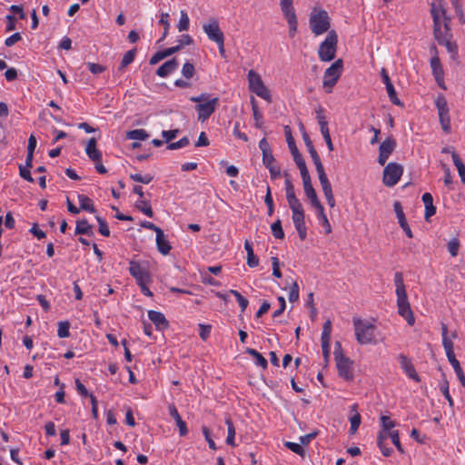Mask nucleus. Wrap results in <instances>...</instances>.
Wrapping results in <instances>:
<instances>
[{
    "label": "nucleus",
    "mask_w": 465,
    "mask_h": 465,
    "mask_svg": "<svg viewBox=\"0 0 465 465\" xmlns=\"http://www.w3.org/2000/svg\"><path fill=\"white\" fill-rule=\"evenodd\" d=\"M31 167L24 166L22 164L19 165V174L20 176L29 183H34L35 180L31 175L30 172Z\"/></svg>",
    "instance_id": "59"
},
{
    "label": "nucleus",
    "mask_w": 465,
    "mask_h": 465,
    "mask_svg": "<svg viewBox=\"0 0 465 465\" xmlns=\"http://www.w3.org/2000/svg\"><path fill=\"white\" fill-rule=\"evenodd\" d=\"M179 63L176 57H173L165 63H163L158 69L156 70V74L159 77H166L171 73L174 72L178 68Z\"/></svg>",
    "instance_id": "23"
},
{
    "label": "nucleus",
    "mask_w": 465,
    "mask_h": 465,
    "mask_svg": "<svg viewBox=\"0 0 465 465\" xmlns=\"http://www.w3.org/2000/svg\"><path fill=\"white\" fill-rule=\"evenodd\" d=\"M396 141L391 137H387L379 147V156H378V163L381 165H384L387 162L389 156L391 154V153L396 148Z\"/></svg>",
    "instance_id": "17"
},
{
    "label": "nucleus",
    "mask_w": 465,
    "mask_h": 465,
    "mask_svg": "<svg viewBox=\"0 0 465 465\" xmlns=\"http://www.w3.org/2000/svg\"><path fill=\"white\" fill-rule=\"evenodd\" d=\"M451 157L454 165L457 167L461 182L465 183V164L462 163L459 154L455 151L451 152Z\"/></svg>",
    "instance_id": "35"
},
{
    "label": "nucleus",
    "mask_w": 465,
    "mask_h": 465,
    "mask_svg": "<svg viewBox=\"0 0 465 465\" xmlns=\"http://www.w3.org/2000/svg\"><path fill=\"white\" fill-rule=\"evenodd\" d=\"M180 133L179 129H173L169 131H163L162 136L166 143H170L172 140L175 139Z\"/></svg>",
    "instance_id": "63"
},
{
    "label": "nucleus",
    "mask_w": 465,
    "mask_h": 465,
    "mask_svg": "<svg viewBox=\"0 0 465 465\" xmlns=\"http://www.w3.org/2000/svg\"><path fill=\"white\" fill-rule=\"evenodd\" d=\"M170 416L175 420L176 425L179 428V433L181 436H185L188 433L186 423L182 420L180 414L174 404H170L168 407Z\"/></svg>",
    "instance_id": "26"
},
{
    "label": "nucleus",
    "mask_w": 465,
    "mask_h": 465,
    "mask_svg": "<svg viewBox=\"0 0 465 465\" xmlns=\"http://www.w3.org/2000/svg\"><path fill=\"white\" fill-rule=\"evenodd\" d=\"M430 67L432 70V74L437 82L438 85L446 90V85L444 84V71L440 64V60L439 57H431L430 59Z\"/></svg>",
    "instance_id": "19"
},
{
    "label": "nucleus",
    "mask_w": 465,
    "mask_h": 465,
    "mask_svg": "<svg viewBox=\"0 0 465 465\" xmlns=\"http://www.w3.org/2000/svg\"><path fill=\"white\" fill-rule=\"evenodd\" d=\"M95 219L98 223V231L99 232L104 236V237H109L110 236V230H109V227H108V224H107V222L102 218L101 216H95Z\"/></svg>",
    "instance_id": "51"
},
{
    "label": "nucleus",
    "mask_w": 465,
    "mask_h": 465,
    "mask_svg": "<svg viewBox=\"0 0 465 465\" xmlns=\"http://www.w3.org/2000/svg\"><path fill=\"white\" fill-rule=\"evenodd\" d=\"M338 36L334 30L329 31L325 40L320 45L318 55L322 62H330L335 58Z\"/></svg>",
    "instance_id": "5"
},
{
    "label": "nucleus",
    "mask_w": 465,
    "mask_h": 465,
    "mask_svg": "<svg viewBox=\"0 0 465 465\" xmlns=\"http://www.w3.org/2000/svg\"><path fill=\"white\" fill-rule=\"evenodd\" d=\"M403 173V167L397 163H389L383 170L382 182L388 187L394 186Z\"/></svg>",
    "instance_id": "11"
},
{
    "label": "nucleus",
    "mask_w": 465,
    "mask_h": 465,
    "mask_svg": "<svg viewBox=\"0 0 465 465\" xmlns=\"http://www.w3.org/2000/svg\"><path fill=\"white\" fill-rule=\"evenodd\" d=\"M218 104V97H214L206 103L196 104L195 110L198 114V120L202 123L205 122L214 113Z\"/></svg>",
    "instance_id": "16"
},
{
    "label": "nucleus",
    "mask_w": 465,
    "mask_h": 465,
    "mask_svg": "<svg viewBox=\"0 0 465 465\" xmlns=\"http://www.w3.org/2000/svg\"><path fill=\"white\" fill-rule=\"evenodd\" d=\"M135 54H136V49L134 48L132 50H129L127 51L122 61H121V64L119 66V70H123L124 67H126L128 64H130L131 63H133V61L134 60V56H135Z\"/></svg>",
    "instance_id": "48"
},
{
    "label": "nucleus",
    "mask_w": 465,
    "mask_h": 465,
    "mask_svg": "<svg viewBox=\"0 0 465 465\" xmlns=\"http://www.w3.org/2000/svg\"><path fill=\"white\" fill-rule=\"evenodd\" d=\"M381 76L383 84H385L390 101L395 105L403 106V104L401 102V100L397 96L395 88H394V86L391 81V78L388 74V72L385 68H381Z\"/></svg>",
    "instance_id": "18"
},
{
    "label": "nucleus",
    "mask_w": 465,
    "mask_h": 465,
    "mask_svg": "<svg viewBox=\"0 0 465 465\" xmlns=\"http://www.w3.org/2000/svg\"><path fill=\"white\" fill-rule=\"evenodd\" d=\"M283 175L285 177V191H286L287 201L296 198L295 192H294V186L290 179L289 173L284 172Z\"/></svg>",
    "instance_id": "43"
},
{
    "label": "nucleus",
    "mask_w": 465,
    "mask_h": 465,
    "mask_svg": "<svg viewBox=\"0 0 465 465\" xmlns=\"http://www.w3.org/2000/svg\"><path fill=\"white\" fill-rule=\"evenodd\" d=\"M451 5L455 10V13L459 18L460 23L461 25H464L465 24V15H464L463 10H462V5L460 4V1L451 3Z\"/></svg>",
    "instance_id": "60"
},
{
    "label": "nucleus",
    "mask_w": 465,
    "mask_h": 465,
    "mask_svg": "<svg viewBox=\"0 0 465 465\" xmlns=\"http://www.w3.org/2000/svg\"><path fill=\"white\" fill-rule=\"evenodd\" d=\"M293 161L295 162L297 167L300 170L302 182L311 180V176L302 155H296L295 158H293Z\"/></svg>",
    "instance_id": "32"
},
{
    "label": "nucleus",
    "mask_w": 465,
    "mask_h": 465,
    "mask_svg": "<svg viewBox=\"0 0 465 465\" xmlns=\"http://www.w3.org/2000/svg\"><path fill=\"white\" fill-rule=\"evenodd\" d=\"M343 67V62L341 59L336 60L331 66H329L323 75V88L326 93H331L332 87L338 82Z\"/></svg>",
    "instance_id": "8"
},
{
    "label": "nucleus",
    "mask_w": 465,
    "mask_h": 465,
    "mask_svg": "<svg viewBox=\"0 0 465 465\" xmlns=\"http://www.w3.org/2000/svg\"><path fill=\"white\" fill-rule=\"evenodd\" d=\"M156 246L159 252L163 255H167L172 249V246L163 230L158 231V233L156 234Z\"/></svg>",
    "instance_id": "27"
},
{
    "label": "nucleus",
    "mask_w": 465,
    "mask_h": 465,
    "mask_svg": "<svg viewBox=\"0 0 465 465\" xmlns=\"http://www.w3.org/2000/svg\"><path fill=\"white\" fill-rule=\"evenodd\" d=\"M318 178H319L320 183L322 185V189L324 193V196L328 195V194H332L333 193H332L331 185L327 177L326 173L322 172L321 173H318Z\"/></svg>",
    "instance_id": "39"
},
{
    "label": "nucleus",
    "mask_w": 465,
    "mask_h": 465,
    "mask_svg": "<svg viewBox=\"0 0 465 465\" xmlns=\"http://www.w3.org/2000/svg\"><path fill=\"white\" fill-rule=\"evenodd\" d=\"M284 446L302 458L305 456V450L299 443L286 441L284 442Z\"/></svg>",
    "instance_id": "55"
},
{
    "label": "nucleus",
    "mask_w": 465,
    "mask_h": 465,
    "mask_svg": "<svg viewBox=\"0 0 465 465\" xmlns=\"http://www.w3.org/2000/svg\"><path fill=\"white\" fill-rule=\"evenodd\" d=\"M353 326L355 337L360 344H369L374 342V331L376 327L366 320L353 318Z\"/></svg>",
    "instance_id": "3"
},
{
    "label": "nucleus",
    "mask_w": 465,
    "mask_h": 465,
    "mask_svg": "<svg viewBox=\"0 0 465 465\" xmlns=\"http://www.w3.org/2000/svg\"><path fill=\"white\" fill-rule=\"evenodd\" d=\"M338 370V374L345 381H352L353 375V361L347 356H343L334 360Z\"/></svg>",
    "instance_id": "15"
},
{
    "label": "nucleus",
    "mask_w": 465,
    "mask_h": 465,
    "mask_svg": "<svg viewBox=\"0 0 465 465\" xmlns=\"http://www.w3.org/2000/svg\"><path fill=\"white\" fill-rule=\"evenodd\" d=\"M316 210L318 212L317 218L321 222L322 225L325 228V232L327 234L331 233V224L329 223V220H328L326 214L324 213L323 206H321V207H319Z\"/></svg>",
    "instance_id": "40"
},
{
    "label": "nucleus",
    "mask_w": 465,
    "mask_h": 465,
    "mask_svg": "<svg viewBox=\"0 0 465 465\" xmlns=\"http://www.w3.org/2000/svg\"><path fill=\"white\" fill-rule=\"evenodd\" d=\"M149 320L155 325L159 331L166 330L169 327V322L163 315V313L151 310L148 312Z\"/></svg>",
    "instance_id": "22"
},
{
    "label": "nucleus",
    "mask_w": 465,
    "mask_h": 465,
    "mask_svg": "<svg viewBox=\"0 0 465 465\" xmlns=\"http://www.w3.org/2000/svg\"><path fill=\"white\" fill-rule=\"evenodd\" d=\"M435 105L438 109L439 120L441 128L445 134H450L451 131L450 127V109L448 103L444 95L440 94L435 100Z\"/></svg>",
    "instance_id": "10"
},
{
    "label": "nucleus",
    "mask_w": 465,
    "mask_h": 465,
    "mask_svg": "<svg viewBox=\"0 0 465 465\" xmlns=\"http://www.w3.org/2000/svg\"><path fill=\"white\" fill-rule=\"evenodd\" d=\"M275 162L276 161L272 154V151L262 153V163L266 168L276 165Z\"/></svg>",
    "instance_id": "61"
},
{
    "label": "nucleus",
    "mask_w": 465,
    "mask_h": 465,
    "mask_svg": "<svg viewBox=\"0 0 465 465\" xmlns=\"http://www.w3.org/2000/svg\"><path fill=\"white\" fill-rule=\"evenodd\" d=\"M135 208H137L139 211H141L143 213H144L148 217L152 218L153 216V212L150 205L149 201H145V200L137 201L135 203Z\"/></svg>",
    "instance_id": "42"
},
{
    "label": "nucleus",
    "mask_w": 465,
    "mask_h": 465,
    "mask_svg": "<svg viewBox=\"0 0 465 465\" xmlns=\"http://www.w3.org/2000/svg\"><path fill=\"white\" fill-rule=\"evenodd\" d=\"M399 361H400L401 367L404 371L406 375L409 378H411V379L414 380L415 381L419 382L420 381V376L416 372L414 365L412 364L411 360L406 355L400 354L399 355Z\"/></svg>",
    "instance_id": "21"
},
{
    "label": "nucleus",
    "mask_w": 465,
    "mask_h": 465,
    "mask_svg": "<svg viewBox=\"0 0 465 465\" xmlns=\"http://www.w3.org/2000/svg\"><path fill=\"white\" fill-rule=\"evenodd\" d=\"M203 30L206 34L208 39L212 42L218 43L224 40V35L220 28L219 22L215 17H211L207 23L203 25Z\"/></svg>",
    "instance_id": "14"
},
{
    "label": "nucleus",
    "mask_w": 465,
    "mask_h": 465,
    "mask_svg": "<svg viewBox=\"0 0 465 465\" xmlns=\"http://www.w3.org/2000/svg\"><path fill=\"white\" fill-rule=\"evenodd\" d=\"M331 320H327L322 326V332L321 337V341H331Z\"/></svg>",
    "instance_id": "53"
},
{
    "label": "nucleus",
    "mask_w": 465,
    "mask_h": 465,
    "mask_svg": "<svg viewBox=\"0 0 465 465\" xmlns=\"http://www.w3.org/2000/svg\"><path fill=\"white\" fill-rule=\"evenodd\" d=\"M311 157H312V160L315 165V168H316V172L317 173H321L322 172H325L324 170V167L322 163V161H321V158H320V155L318 153V152L316 150H313L312 152L309 153Z\"/></svg>",
    "instance_id": "54"
},
{
    "label": "nucleus",
    "mask_w": 465,
    "mask_h": 465,
    "mask_svg": "<svg viewBox=\"0 0 465 465\" xmlns=\"http://www.w3.org/2000/svg\"><path fill=\"white\" fill-rule=\"evenodd\" d=\"M434 39L440 45L445 46L450 54V59L456 61L458 59V45L455 42H451L452 33L450 25H445L438 31H433Z\"/></svg>",
    "instance_id": "4"
},
{
    "label": "nucleus",
    "mask_w": 465,
    "mask_h": 465,
    "mask_svg": "<svg viewBox=\"0 0 465 465\" xmlns=\"http://www.w3.org/2000/svg\"><path fill=\"white\" fill-rule=\"evenodd\" d=\"M460 248V242L457 238L450 240L448 243V251L452 257L457 256Z\"/></svg>",
    "instance_id": "62"
},
{
    "label": "nucleus",
    "mask_w": 465,
    "mask_h": 465,
    "mask_svg": "<svg viewBox=\"0 0 465 465\" xmlns=\"http://www.w3.org/2000/svg\"><path fill=\"white\" fill-rule=\"evenodd\" d=\"M244 249L247 252V265L251 268L258 266L259 258L254 254L252 245L248 240L244 242Z\"/></svg>",
    "instance_id": "30"
},
{
    "label": "nucleus",
    "mask_w": 465,
    "mask_h": 465,
    "mask_svg": "<svg viewBox=\"0 0 465 465\" xmlns=\"http://www.w3.org/2000/svg\"><path fill=\"white\" fill-rule=\"evenodd\" d=\"M422 202L425 205V220H429L436 213V207L433 205V197L430 193H425L422 197Z\"/></svg>",
    "instance_id": "28"
},
{
    "label": "nucleus",
    "mask_w": 465,
    "mask_h": 465,
    "mask_svg": "<svg viewBox=\"0 0 465 465\" xmlns=\"http://www.w3.org/2000/svg\"><path fill=\"white\" fill-rule=\"evenodd\" d=\"M70 322L62 321L58 322L57 336L59 338H67L70 336Z\"/></svg>",
    "instance_id": "46"
},
{
    "label": "nucleus",
    "mask_w": 465,
    "mask_h": 465,
    "mask_svg": "<svg viewBox=\"0 0 465 465\" xmlns=\"http://www.w3.org/2000/svg\"><path fill=\"white\" fill-rule=\"evenodd\" d=\"M280 6L289 25V36L293 37L297 33L298 21L293 7V0H280Z\"/></svg>",
    "instance_id": "9"
},
{
    "label": "nucleus",
    "mask_w": 465,
    "mask_h": 465,
    "mask_svg": "<svg viewBox=\"0 0 465 465\" xmlns=\"http://www.w3.org/2000/svg\"><path fill=\"white\" fill-rule=\"evenodd\" d=\"M251 104H252V115L253 119L255 121V127L258 129H262L263 123H262V114L260 113V110L257 105V102L253 96L251 98Z\"/></svg>",
    "instance_id": "33"
},
{
    "label": "nucleus",
    "mask_w": 465,
    "mask_h": 465,
    "mask_svg": "<svg viewBox=\"0 0 465 465\" xmlns=\"http://www.w3.org/2000/svg\"><path fill=\"white\" fill-rule=\"evenodd\" d=\"M272 235L276 239H283L284 238V232L282 226V221L280 219H277L271 226Z\"/></svg>",
    "instance_id": "47"
},
{
    "label": "nucleus",
    "mask_w": 465,
    "mask_h": 465,
    "mask_svg": "<svg viewBox=\"0 0 465 465\" xmlns=\"http://www.w3.org/2000/svg\"><path fill=\"white\" fill-rule=\"evenodd\" d=\"M245 352L256 360V364L265 370L268 367L267 360L255 349L246 348Z\"/></svg>",
    "instance_id": "37"
},
{
    "label": "nucleus",
    "mask_w": 465,
    "mask_h": 465,
    "mask_svg": "<svg viewBox=\"0 0 465 465\" xmlns=\"http://www.w3.org/2000/svg\"><path fill=\"white\" fill-rule=\"evenodd\" d=\"M357 408H358L357 404H353L351 406V411H355V413L353 416H351L350 418V422H351L350 433L351 434H354L357 431V430L359 429L360 424H361V418L360 413L357 411Z\"/></svg>",
    "instance_id": "36"
},
{
    "label": "nucleus",
    "mask_w": 465,
    "mask_h": 465,
    "mask_svg": "<svg viewBox=\"0 0 465 465\" xmlns=\"http://www.w3.org/2000/svg\"><path fill=\"white\" fill-rule=\"evenodd\" d=\"M75 234L93 236V226L86 219L78 220L75 226Z\"/></svg>",
    "instance_id": "29"
},
{
    "label": "nucleus",
    "mask_w": 465,
    "mask_h": 465,
    "mask_svg": "<svg viewBox=\"0 0 465 465\" xmlns=\"http://www.w3.org/2000/svg\"><path fill=\"white\" fill-rule=\"evenodd\" d=\"M225 424L227 425V430H228L226 443L230 446H235V443H234L235 428L233 426V423H232L231 418H227L225 420Z\"/></svg>",
    "instance_id": "41"
},
{
    "label": "nucleus",
    "mask_w": 465,
    "mask_h": 465,
    "mask_svg": "<svg viewBox=\"0 0 465 465\" xmlns=\"http://www.w3.org/2000/svg\"><path fill=\"white\" fill-rule=\"evenodd\" d=\"M85 153L94 162H100L102 160V152L97 149V141L94 137L88 140L85 146Z\"/></svg>",
    "instance_id": "24"
},
{
    "label": "nucleus",
    "mask_w": 465,
    "mask_h": 465,
    "mask_svg": "<svg viewBox=\"0 0 465 465\" xmlns=\"http://www.w3.org/2000/svg\"><path fill=\"white\" fill-rule=\"evenodd\" d=\"M264 203H265V204L267 205V208H268V215L272 216L273 214V212H274V204H273V200H272V197L271 188H270L269 185H267V188H266V194H265V197H264Z\"/></svg>",
    "instance_id": "52"
},
{
    "label": "nucleus",
    "mask_w": 465,
    "mask_h": 465,
    "mask_svg": "<svg viewBox=\"0 0 465 465\" xmlns=\"http://www.w3.org/2000/svg\"><path fill=\"white\" fill-rule=\"evenodd\" d=\"M390 438L391 442L394 444L399 452L404 453V450L400 441V434L398 430H392L390 432Z\"/></svg>",
    "instance_id": "58"
},
{
    "label": "nucleus",
    "mask_w": 465,
    "mask_h": 465,
    "mask_svg": "<svg viewBox=\"0 0 465 465\" xmlns=\"http://www.w3.org/2000/svg\"><path fill=\"white\" fill-rule=\"evenodd\" d=\"M78 201L80 203L79 209L90 212L92 213H96V209L93 203V201L88 196L84 194H79Z\"/></svg>",
    "instance_id": "34"
},
{
    "label": "nucleus",
    "mask_w": 465,
    "mask_h": 465,
    "mask_svg": "<svg viewBox=\"0 0 465 465\" xmlns=\"http://www.w3.org/2000/svg\"><path fill=\"white\" fill-rule=\"evenodd\" d=\"M302 183H303L304 193L307 196V198L310 200L311 204L315 209H318L319 207L322 206V204L321 203V202L317 196L316 191L312 184V180L302 182Z\"/></svg>",
    "instance_id": "25"
},
{
    "label": "nucleus",
    "mask_w": 465,
    "mask_h": 465,
    "mask_svg": "<svg viewBox=\"0 0 465 465\" xmlns=\"http://www.w3.org/2000/svg\"><path fill=\"white\" fill-rule=\"evenodd\" d=\"M190 25V19L187 13L183 10L181 11V17L177 25L179 32L187 31Z\"/></svg>",
    "instance_id": "49"
},
{
    "label": "nucleus",
    "mask_w": 465,
    "mask_h": 465,
    "mask_svg": "<svg viewBox=\"0 0 465 465\" xmlns=\"http://www.w3.org/2000/svg\"><path fill=\"white\" fill-rule=\"evenodd\" d=\"M393 209H394V212L396 213V216H397L398 223H399L400 226L405 232L406 235L409 238H412L413 234H412V232H411V228H410V226H409V224L407 223V220H406V217H405V214H404L401 203L399 201H395L394 203H393Z\"/></svg>",
    "instance_id": "20"
},
{
    "label": "nucleus",
    "mask_w": 465,
    "mask_h": 465,
    "mask_svg": "<svg viewBox=\"0 0 465 465\" xmlns=\"http://www.w3.org/2000/svg\"><path fill=\"white\" fill-rule=\"evenodd\" d=\"M323 113H324V109L322 105H318L315 108L316 118H317L318 124L320 125L321 133H322L323 139L326 143L327 148L329 149L330 152H331L334 150V146H333V143H332V141L331 138L330 130L328 127V122H327L326 117L323 114Z\"/></svg>",
    "instance_id": "13"
},
{
    "label": "nucleus",
    "mask_w": 465,
    "mask_h": 465,
    "mask_svg": "<svg viewBox=\"0 0 465 465\" xmlns=\"http://www.w3.org/2000/svg\"><path fill=\"white\" fill-rule=\"evenodd\" d=\"M441 336H442V345L445 349L448 361L453 367L454 371H455L460 384L463 387H465L464 372L460 367L459 361L456 359V356L454 354L453 342L448 337V326L443 322H441Z\"/></svg>",
    "instance_id": "2"
},
{
    "label": "nucleus",
    "mask_w": 465,
    "mask_h": 465,
    "mask_svg": "<svg viewBox=\"0 0 465 465\" xmlns=\"http://www.w3.org/2000/svg\"><path fill=\"white\" fill-rule=\"evenodd\" d=\"M169 14L168 13H162L161 17L159 20V23L163 25V33L162 37L158 40V42L163 41L168 35L169 28H170V23H169Z\"/></svg>",
    "instance_id": "44"
},
{
    "label": "nucleus",
    "mask_w": 465,
    "mask_h": 465,
    "mask_svg": "<svg viewBox=\"0 0 465 465\" xmlns=\"http://www.w3.org/2000/svg\"><path fill=\"white\" fill-rule=\"evenodd\" d=\"M443 381L440 385V390L444 395L445 399L449 401L450 406H453V400L449 391V381L446 378V375L442 373Z\"/></svg>",
    "instance_id": "45"
},
{
    "label": "nucleus",
    "mask_w": 465,
    "mask_h": 465,
    "mask_svg": "<svg viewBox=\"0 0 465 465\" xmlns=\"http://www.w3.org/2000/svg\"><path fill=\"white\" fill-rule=\"evenodd\" d=\"M149 137V134L143 129H134L126 133V138L131 140L144 141Z\"/></svg>",
    "instance_id": "38"
},
{
    "label": "nucleus",
    "mask_w": 465,
    "mask_h": 465,
    "mask_svg": "<svg viewBox=\"0 0 465 465\" xmlns=\"http://www.w3.org/2000/svg\"><path fill=\"white\" fill-rule=\"evenodd\" d=\"M190 143V141L187 136L181 138L179 141L174 143H169L167 145L168 150H177L180 148H183Z\"/></svg>",
    "instance_id": "57"
},
{
    "label": "nucleus",
    "mask_w": 465,
    "mask_h": 465,
    "mask_svg": "<svg viewBox=\"0 0 465 465\" xmlns=\"http://www.w3.org/2000/svg\"><path fill=\"white\" fill-rule=\"evenodd\" d=\"M298 299H299V286L296 282H293L291 286V291L289 293V301L291 302H294L298 301Z\"/></svg>",
    "instance_id": "64"
},
{
    "label": "nucleus",
    "mask_w": 465,
    "mask_h": 465,
    "mask_svg": "<svg viewBox=\"0 0 465 465\" xmlns=\"http://www.w3.org/2000/svg\"><path fill=\"white\" fill-rule=\"evenodd\" d=\"M249 89L259 97L264 99L268 103H272V95L270 90L265 86L259 74L253 70L248 72Z\"/></svg>",
    "instance_id": "7"
},
{
    "label": "nucleus",
    "mask_w": 465,
    "mask_h": 465,
    "mask_svg": "<svg viewBox=\"0 0 465 465\" xmlns=\"http://www.w3.org/2000/svg\"><path fill=\"white\" fill-rule=\"evenodd\" d=\"M230 293H232L236 298V300L241 307V311L243 312L246 310V308L248 307V304H249L248 300L245 297H243L238 291L230 290Z\"/></svg>",
    "instance_id": "56"
},
{
    "label": "nucleus",
    "mask_w": 465,
    "mask_h": 465,
    "mask_svg": "<svg viewBox=\"0 0 465 465\" xmlns=\"http://www.w3.org/2000/svg\"><path fill=\"white\" fill-rule=\"evenodd\" d=\"M394 283L396 286L397 305L399 314L407 321L409 325L412 326L415 322V317L413 315L410 302L408 301V296L401 272H397L395 273Z\"/></svg>",
    "instance_id": "1"
},
{
    "label": "nucleus",
    "mask_w": 465,
    "mask_h": 465,
    "mask_svg": "<svg viewBox=\"0 0 465 465\" xmlns=\"http://www.w3.org/2000/svg\"><path fill=\"white\" fill-rule=\"evenodd\" d=\"M312 32L315 35H320L328 32L331 26L330 17L325 10H320L315 13V10L311 14L309 20Z\"/></svg>",
    "instance_id": "6"
},
{
    "label": "nucleus",
    "mask_w": 465,
    "mask_h": 465,
    "mask_svg": "<svg viewBox=\"0 0 465 465\" xmlns=\"http://www.w3.org/2000/svg\"><path fill=\"white\" fill-rule=\"evenodd\" d=\"M129 272L135 279L138 285L152 281L148 268L134 260L129 261Z\"/></svg>",
    "instance_id": "12"
},
{
    "label": "nucleus",
    "mask_w": 465,
    "mask_h": 465,
    "mask_svg": "<svg viewBox=\"0 0 465 465\" xmlns=\"http://www.w3.org/2000/svg\"><path fill=\"white\" fill-rule=\"evenodd\" d=\"M284 134L286 136V142L288 143V147L290 149V152H291L292 157L295 158L296 155L297 156L302 155L296 146V143H295L294 138L292 134V130H291L290 126L286 125L284 127Z\"/></svg>",
    "instance_id": "31"
},
{
    "label": "nucleus",
    "mask_w": 465,
    "mask_h": 465,
    "mask_svg": "<svg viewBox=\"0 0 465 465\" xmlns=\"http://www.w3.org/2000/svg\"><path fill=\"white\" fill-rule=\"evenodd\" d=\"M182 74L185 79L193 78L195 74L194 65L190 62L184 63L182 67Z\"/></svg>",
    "instance_id": "50"
}]
</instances>
